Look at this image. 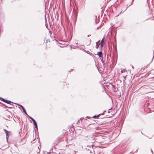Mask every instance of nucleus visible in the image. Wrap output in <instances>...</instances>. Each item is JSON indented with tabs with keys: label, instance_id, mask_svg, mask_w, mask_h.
I'll return each instance as SVG.
<instances>
[{
	"label": "nucleus",
	"instance_id": "39448f33",
	"mask_svg": "<svg viewBox=\"0 0 154 154\" xmlns=\"http://www.w3.org/2000/svg\"><path fill=\"white\" fill-rule=\"evenodd\" d=\"M23 110V112L26 115H27V116H28V114H27L26 112V110L24 108V107H22V108Z\"/></svg>",
	"mask_w": 154,
	"mask_h": 154
},
{
	"label": "nucleus",
	"instance_id": "423d86ee",
	"mask_svg": "<svg viewBox=\"0 0 154 154\" xmlns=\"http://www.w3.org/2000/svg\"><path fill=\"white\" fill-rule=\"evenodd\" d=\"M82 138L84 139L85 140H88L86 139V138L88 137V136H82Z\"/></svg>",
	"mask_w": 154,
	"mask_h": 154
},
{
	"label": "nucleus",
	"instance_id": "20e7f679",
	"mask_svg": "<svg viewBox=\"0 0 154 154\" xmlns=\"http://www.w3.org/2000/svg\"><path fill=\"white\" fill-rule=\"evenodd\" d=\"M97 54L99 56V57H101L102 55V52L101 51L98 52Z\"/></svg>",
	"mask_w": 154,
	"mask_h": 154
},
{
	"label": "nucleus",
	"instance_id": "f3484780",
	"mask_svg": "<svg viewBox=\"0 0 154 154\" xmlns=\"http://www.w3.org/2000/svg\"><path fill=\"white\" fill-rule=\"evenodd\" d=\"M151 151H152V154H153V151H152V150H151Z\"/></svg>",
	"mask_w": 154,
	"mask_h": 154
},
{
	"label": "nucleus",
	"instance_id": "a211bd4d",
	"mask_svg": "<svg viewBox=\"0 0 154 154\" xmlns=\"http://www.w3.org/2000/svg\"><path fill=\"white\" fill-rule=\"evenodd\" d=\"M91 36V35H88V37H89V36Z\"/></svg>",
	"mask_w": 154,
	"mask_h": 154
},
{
	"label": "nucleus",
	"instance_id": "412c9836",
	"mask_svg": "<svg viewBox=\"0 0 154 154\" xmlns=\"http://www.w3.org/2000/svg\"><path fill=\"white\" fill-rule=\"evenodd\" d=\"M141 133L142 134H143V133L141 132Z\"/></svg>",
	"mask_w": 154,
	"mask_h": 154
},
{
	"label": "nucleus",
	"instance_id": "1a4fd4ad",
	"mask_svg": "<svg viewBox=\"0 0 154 154\" xmlns=\"http://www.w3.org/2000/svg\"><path fill=\"white\" fill-rule=\"evenodd\" d=\"M97 42H96V45H96V48H98V45H97Z\"/></svg>",
	"mask_w": 154,
	"mask_h": 154
},
{
	"label": "nucleus",
	"instance_id": "9d476101",
	"mask_svg": "<svg viewBox=\"0 0 154 154\" xmlns=\"http://www.w3.org/2000/svg\"><path fill=\"white\" fill-rule=\"evenodd\" d=\"M100 47H102L103 46V43H100Z\"/></svg>",
	"mask_w": 154,
	"mask_h": 154
},
{
	"label": "nucleus",
	"instance_id": "ddd939ff",
	"mask_svg": "<svg viewBox=\"0 0 154 154\" xmlns=\"http://www.w3.org/2000/svg\"><path fill=\"white\" fill-rule=\"evenodd\" d=\"M18 105L20 106L21 108H22V107H24L22 105Z\"/></svg>",
	"mask_w": 154,
	"mask_h": 154
},
{
	"label": "nucleus",
	"instance_id": "6ab92c4d",
	"mask_svg": "<svg viewBox=\"0 0 154 154\" xmlns=\"http://www.w3.org/2000/svg\"><path fill=\"white\" fill-rule=\"evenodd\" d=\"M123 71H122V70L121 71V73H123Z\"/></svg>",
	"mask_w": 154,
	"mask_h": 154
},
{
	"label": "nucleus",
	"instance_id": "2eb2a0df",
	"mask_svg": "<svg viewBox=\"0 0 154 154\" xmlns=\"http://www.w3.org/2000/svg\"><path fill=\"white\" fill-rule=\"evenodd\" d=\"M23 140H24V141L25 140V139L24 138H23L22 139V140L23 141Z\"/></svg>",
	"mask_w": 154,
	"mask_h": 154
},
{
	"label": "nucleus",
	"instance_id": "9b49d317",
	"mask_svg": "<svg viewBox=\"0 0 154 154\" xmlns=\"http://www.w3.org/2000/svg\"><path fill=\"white\" fill-rule=\"evenodd\" d=\"M103 39L101 41V43H103Z\"/></svg>",
	"mask_w": 154,
	"mask_h": 154
},
{
	"label": "nucleus",
	"instance_id": "f257e3e1",
	"mask_svg": "<svg viewBox=\"0 0 154 154\" xmlns=\"http://www.w3.org/2000/svg\"><path fill=\"white\" fill-rule=\"evenodd\" d=\"M0 100L2 101H3L4 102L8 104H10L11 103H12V102L10 101H8L7 100L4 99L2 98H0Z\"/></svg>",
	"mask_w": 154,
	"mask_h": 154
},
{
	"label": "nucleus",
	"instance_id": "0eeeda50",
	"mask_svg": "<svg viewBox=\"0 0 154 154\" xmlns=\"http://www.w3.org/2000/svg\"><path fill=\"white\" fill-rule=\"evenodd\" d=\"M100 116V114H99L98 115H97V116H95L93 117V118H96L97 117H98Z\"/></svg>",
	"mask_w": 154,
	"mask_h": 154
},
{
	"label": "nucleus",
	"instance_id": "6e6552de",
	"mask_svg": "<svg viewBox=\"0 0 154 154\" xmlns=\"http://www.w3.org/2000/svg\"><path fill=\"white\" fill-rule=\"evenodd\" d=\"M28 116L29 117V118H30V119H31L32 120V121L34 120V119L33 118H32V117L29 116Z\"/></svg>",
	"mask_w": 154,
	"mask_h": 154
},
{
	"label": "nucleus",
	"instance_id": "f8f14e48",
	"mask_svg": "<svg viewBox=\"0 0 154 154\" xmlns=\"http://www.w3.org/2000/svg\"><path fill=\"white\" fill-rule=\"evenodd\" d=\"M87 146H88L89 147H91L92 146V145H88Z\"/></svg>",
	"mask_w": 154,
	"mask_h": 154
},
{
	"label": "nucleus",
	"instance_id": "aec40b11",
	"mask_svg": "<svg viewBox=\"0 0 154 154\" xmlns=\"http://www.w3.org/2000/svg\"><path fill=\"white\" fill-rule=\"evenodd\" d=\"M141 133L142 134H143V133L141 132Z\"/></svg>",
	"mask_w": 154,
	"mask_h": 154
},
{
	"label": "nucleus",
	"instance_id": "4468645a",
	"mask_svg": "<svg viewBox=\"0 0 154 154\" xmlns=\"http://www.w3.org/2000/svg\"><path fill=\"white\" fill-rule=\"evenodd\" d=\"M126 75L125 76H123V77L124 78V79H125V80L126 79Z\"/></svg>",
	"mask_w": 154,
	"mask_h": 154
},
{
	"label": "nucleus",
	"instance_id": "dca6fc26",
	"mask_svg": "<svg viewBox=\"0 0 154 154\" xmlns=\"http://www.w3.org/2000/svg\"><path fill=\"white\" fill-rule=\"evenodd\" d=\"M101 61H102V62L103 63V58H102V59L101 60Z\"/></svg>",
	"mask_w": 154,
	"mask_h": 154
},
{
	"label": "nucleus",
	"instance_id": "7ed1b4c3",
	"mask_svg": "<svg viewBox=\"0 0 154 154\" xmlns=\"http://www.w3.org/2000/svg\"><path fill=\"white\" fill-rule=\"evenodd\" d=\"M32 122L33 123V124L34 125L35 127L37 129H38L37 124L35 120H34Z\"/></svg>",
	"mask_w": 154,
	"mask_h": 154
},
{
	"label": "nucleus",
	"instance_id": "f03ea898",
	"mask_svg": "<svg viewBox=\"0 0 154 154\" xmlns=\"http://www.w3.org/2000/svg\"><path fill=\"white\" fill-rule=\"evenodd\" d=\"M4 131L5 132V134H6V138H7V139H8V137L9 136H8V131L7 130H6L5 129H4Z\"/></svg>",
	"mask_w": 154,
	"mask_h": 154
}]
</instances>
